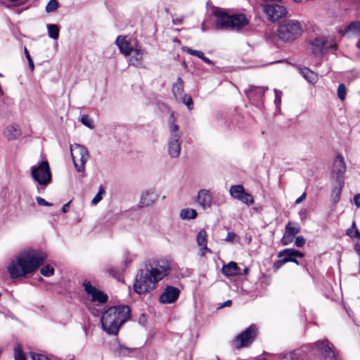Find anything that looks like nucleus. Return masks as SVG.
<instances>
[{"label":"nucleus","mask_w":360,"mask_h":360,"mask_svg":"<svg viewBox=\"0 0 360 360\" xmlns=\"http://www.w3.org/2000/svg\"><path fill=\"white\" fill-rule=\"evenodd\" d=\"M170 264L166 260L148 262L145 268L139 270L136 276L134 288L136 292L143 294L155 289L157 283L169 274Z\"/></svg>","instance_id":"nucleus-1"},{"label":"nucleus","mask_w":360,"mask_h":360,"mask_svg":"<svg viewBox=\"0 0 360 360\" xmlns=\"http://www.w3.org/2000/svg\"><path fill=\"white\" fill-rule=\"evenodd\" d=\"M46 258V254L39 250L25 249L9 262L7 271L13 279L25 277L37 270Z\"/></svg>","instance_id":"nucleus-2"},{"label":"nucleus","mask_w":360,"mask_h":360,"mask_svg":"<svg viewBox=\"0 0 360 360\" xmlns=\"http://www.w3.org/2000/svg\"><path fill=\"white\" fill-rule=\"evenodd\" d=\"M130 318V309L127 305L108 308L101 316L103 329L108 334L117 335L120 326Z\"/></svg>","instance_id":"nucleus-3"},{"label":"nucleus","mask_w":360,"mask_h":360,"mask_svg":"<svg viewBox=\"0 0 360 360\" xmlns=\"http://www.w3.org/2000/svg\"><path fill=\"white\" fill-rule=\"evenodd\" d=\"M212 12L215 17L214 27L217 30L238 32L250 22L245 15L242 13L229 15L224 9L217 7Z\"/></svg>","instance_id":"nucleus-4"},{"label":"nucleus","mask_w":360,"mask_h":360,"mask_svg":"<svg viewBox=\"0 0 360 360\" xmlns=\"http://www.w3.org/2000/svg\"><path fill=\"white\" fill-rule=\"evenodd\" d=\"M31 177L36 184L37 193H44L46 188L52 182V174L48 161L44 160L30 168Z\"/></svg>","instance_id":"nucleus-5"},{"label":"nucleus","mask_w":360,"mask_h":360,"mask_svg":"<svg viewBox=\"0 0 360 360\" xmlns=\"http://www.w3.org/2000/svg\"><path fill=\"white\" fill-rule=\"evenodd\" d=\"M302 33L300 22L296 20H285L281 22L277 28L278 37L285 42L292 41Z\"/></svg>","instance_id":"nucleus-6"},{"label":"nucleus","mask_w":360,"mask_h":360,"mask_svg":"<svg viewBox=\"0 0 360 360\" xmlns=\"http://www.w3.org/2000/svg\"><path fill=\"white\" fill-rule=\"evenodd\" d=\"M71 156L77 172L84 173L85 165L89 159L87 149L82 145L75 143L70 146Z\"/></svg>","instance_id":"nucleus-7"},{"label":"nucleus","mask_w":360,"mask_h":360,"mask_svg":"<svg viewBox=\"0 0 360 360\" xmlns=\"http://www.w3.org/2000/svg\"><path fill=\"white\" fill-rule=\"evenodd\" d=\"M337 44L332 38L319 37L310 42L311 54L321 57L330 49H336Z\"/></svg>","instance_id":"nucleus-8"},{"label":"nucleus","mask_w":360,"mask_h":360,"mask_svg":"<svg viewBox=\"0 0 360 360\" xmlns=\"http://www.w3.org/2000/svg\"><path fill=\"white\" fill-rule=\"evenodd\" d=\"M82 286L86 295L91 298V302H98L100 304H103L107 302L108 295L93 286L90 281L85 279L82 283Z\"/></svg>","instance_id":"nucleus-9"},{"label":"nucleus","mask_w":360,"mask_h":360,"mask_svg":"<svg viewBox=\"0 0 360 360\" xmlns=\"http://www.w3.org/2000/svg\"><path fill=\"white\" fill-rule=\"evenodd\" d=\"M257 335V328L254 325H251L241 333L238 335L234 340L236 347L241 348L251 344Z\"/></svg>","instance_id":"nucleus-10"},{"label":"nucleus","mask_w":360,"mask_h":360,"mask_svg":"<svg viewBox=\"0 0 360 360\" xmlns=\"http://www.w3.org/2000/svg\"><path fill=\"white\" fill-rule=\"evenodd\" d=\"M264 13L271 21H276L287 14L286 8L278 4H265L262 6Z\"/></svg>","instance_id":"nucleus-11"},{"label":"nucleus","mask_w":360,"mask_h":360,"mask_svg":"<svg viewBox=\"0 0 360 360\" xmlns=\"http://www.w3.org/2000/svg\"><path fill=\"white\" fill-rule=\"evenodd\" d=\"M115 44L125 56H131L133 49L139 45L136 39H127L126 36H118Z\"/></svg>","instance_id":"nucleus-12"},{"label":"nucleus","mask_w":360,"mask_h":360,"mask_svg":"<svg viewBox=\"0 0 360 360\" xmlns=\"http://www.w3.org/2000/svg\"><path fill=\"white\" fill-rule=\"evenodd\" d=\"M180 290L178 288L167 285L160 294L159 301L162 304H173L179 298Z\"/></svg>","instance_id":"nucleus-13"},{"label":"nucleus","mask_w":360,"mask_h":360,"mask_svg":"<svg viewBox=\"0 0 360 360\" xmlns=\"http://www.w3.org/2000/svg\"><path fill=\"white\" fill-rule=\"evenodd\" d=\"M314 345L324 360H336L335 352L330 347L328 340H319Z\"/></svg>","instance_id":"nucleus-14"},{"label":"nucleus","mask_w":360,"mask_h":360,"mask_svg":"<svg viewBox=\"0 0 360 360\" xmlns=\"http://www.w3.org/2000/svg\"><path fill=\"white\" fill-rule=\"evenodd\" d=\"M346 165L342 156L338 155L335 157L332 167V177L335 180H344Z\"/></svg>","instance_id":"nucleus-15"},{"label":"nucleus","mask_w":360,"mask_h":360,"mask_svg":"<svg viewBox=\"0 0 360 360\" xmlns=\"http://www.w3.org/2000/svg\"><path fill=\"white\" fill-rule=\"evenodd\" d=\"M167 149L171 158H178L181 150V137H169L167 141Z\"/></svg>","instance_id":"nucleus-16"},{"label":"nucleus","mask_w":360,"mask_h":360,"mask_svg":"<svg viewBox=\"0 0 360 360\" xmlns=\"http://www.w3.org/2000/svg\"><path fill=\"white\" fill-rule=\"evenodd\" d=\"M267 89L268 87L251 86L245 91V94L252 102L257 103L263 98Z\"/></svg>","instance_id":"nucleus-17"},{"label":"nucleus","mask_w":360,"mask_h":360,"mask_svg":"<svg viewBox=\"0 0 360 360\" xmlns=\"http://www.w3.org/2000/svg\"><path fill=\"white\" fill-rule=\"evenodd\" d=\"M196 200L201 207L206 210L211 207L212 196L209 190L201 189L198 191Z\"/></svg>","instance_id":"nucleus-18"},{"label":"nucleus","mask_w":360,"mask_h":360,"mask_svg":"<svg viewBox=\"0 0 360 360\" xmlns=\"http://www.w3.org/2000/svg\"><path fill=\"white\" fill-rule=\"evenodd\" d=\"M197 244L200 249V255L204 256L206 252H211L210 249L207 246V233L204 229L198 231L196 238Z\"/></svg>","instance_id":"nucleus-19"},{"label":"nucleus","mask_w":360,"mask_h":360,"mask_svg":"<svg viewBox=\"0 0 360 360\" xmlns=\"http://www.w3.org/2000/svg\"><path fill=\"white\" fill-rule=\"evenodd\" d=\"M143 50L138 45L133 49V51H131V55L127 56L129 63L136 67L141 66L143 61Z\"/></svg>","instance_id":"nucleus-20"},{"label":"nucleus","mask_w":360,"mask_h":360,"mask_svg":"<svg viewBox=\"0 0 360 360\" xmlns=\"http://www.w3.org/2000/svg\"><path fill=\"white\" fill-rule=\"evenodd\" d=\"M21 129L16 124H11L8 125L4 131V136L9 141L18 139L21 136Z\"/></svg>","instance_id":"nucleus-21"},{"label":"nucleus","mask_w":360,"mask_h":360,"mask_svg":"<svg viewBox=\"0 0 360 360\" xmlns=\"http://www.w3.org/2000/svg\"><path fill=\"white\" fill-rule=\"evenodd\" d=\"M158 199V195L152 191H145L142 193L139 201V206L148 207L151 205Z\"/></svg>","instance_id":"nucleus-22"},{"label":"nucleus","mask_w":360,"mask_h":360,"mask_svg":"<svg viewBox=\"0 0 360 360\" xmlns=\"http://www.w3.org/2000/svg\"><path fill=\"white\" fill-rule=\"evenodd\" d=\"M168 127L169 131V137H181L182 133L179 131V127L176 123V120L174 117V112L170 114L169 119L168 120Z\"/></svg>","instance_id":"nucleus-23"},{"label":"nucleus","mask_w":360,"mask_h":360,"mask_svg":"<svg viewBox=\"0 0 360 360\" xmlns=\"http://www.w3.org/2000/svg\"><path fill=\"white\" fill-rule=\"evenodd\" d=\"M238 267L235 262H230L226 265H224L221 269L222 274L227 276H234L239 274Z\"/></svg>","instance_id":"nucleus-24"},{"label":"nucleus","mask_w":360,"mask_h":360,"mask_svg":"<svg viewBox=\"0 0 360 360\" xmlns=\"http://www.w3.org/2000/svg\"><path fill=\"white\" fill-rule=\"evenodd\" d=\"M343 186L344 180H335L331 194L332 200L334 203H337L340 200Z\"/></svg>","instance_id":"nucleus-25"},{"label":"nucleus","mask_w":360,"mask_h":360,"mask_svg":"<svg viewBox=\"0 0 360 360\" xmlns=\"http://www.w3.org/2000/svg\"><path fill=\"white\" fill-rule=\"evenodd\" d=\"M343 35L347 37L360 36V22L356 21L351 22L345 29Z\"/></svg>","instance_id":"nucleus-26"},{"label":"nucleus","mask_w":360,"mask_h":360,"mask_svg":"<svg viewBox=\"0 0 360 360\" xmlns=\"http://www.w3.org/2000/svg\"><path fill=\"white\" fill-rule=\"evenodd\" d=\"M278 257L292 259L294 257H303L304 255L295 249H285L278 254Z\"/></svg>","instance_id":"nucleus-27"},{"label":"nucleus","mask_w":360,"mask_h":360,"mask_svg":"<svg viewBox=\"0 0 360 360\" xmlns=\"http://www.w3.org/2000/svg\"><path fill=\"white\" fill-rule=\"evenodd\" d=\"M303 77L310 83H316L318 80V75L307 68H303L300 70Z\"/></svg>","instance_id":"nucleus-28"},{"label":"nucleus","mask_w":360,"mask_h":360,"mask_svg":"<svg viewBox=\"0 0 360 360\" xmlns=\"http://www.w3.org/2000/svg\"><path fill=\"white\" fill-rule=\"evenodd\" d=\"M172 92L176 98L184 96L183 80L181 77H178L176 83L173 85Z\"/></svg>","instance_id":"nucleus-29"},{"label":"nucleus","mask_w":360,"mask_h":360,"mask_svg":"<svg viewBox=\"0 0 360 360\" xmlns=\"http://www.w3.org/2000/svg\"><path fill=\"white\" fill-rule=\"evenodd\" d=\"M245 193V191L242 185H234L231 186L229 189L231 196L237 200H238Z\"/></svg>","instance_id":"nucleus-30"},{"label":"nucleus","mask_w":360,"mask_h":360,"mask_svg":"<svg viewBox=\"0 0 360 360\" xmlns=\"http://www.w3.org/2000/svg\"><path fill=\"white\" fill-rule=\"evenodd\" d=\"M300 231V226L296 222H288L285 226V233L295 237Z\"/></svg>","instance_id":"nucleus-31"},{"label":"nucleus","mask_w":360,"mask_h":360,"mask_svg":"<svg viewBox=\"0 0 360 360\" xmlns=\"http://www.w3.org/2000/svg\"><path fill=\"white\" fill-rule=\"evenodd\" d=\"M48 35L53 39H58L59 37L60 28L58 25L56 24H48L46 25Z\"/></svg>","instance_id":"nucleus-32"},{"label":"nucleus","mask_w":360,"mask_h":360,"mask_svg":"<svg viewBox=\"0 0 360 360\" xmlns=\"http://www.w3.org/2000/svg\"><path fill=\"white\" fill-rule=\"evenodd\" d=\"M197 217V212L193 209H183L180 212V217L181 219H193Z\"/></svg>","instance_id":"nucleus-33"},{"label":"nucleus","mask_w":360,"mask_h":360,"mask_svg":"<svg viewBox=\"0 0 360 360\" xmlns=\"http://www.w3.org/2000/svg\"><path fill=\"white\" fill-rule=\"evenodd\" d=\"M14 358L15 360H26L22 349L20 345H17L14 347Z\"/></svg>","instance_id":"nucleus-34"},{"label":"nucleus","mask_w":360,"mask_h":360,"mask_svg":"<svg viewBox=\"0 0 360 360\" xmlns=\"http://www.w3.org/2000/svg\"><path fill=\"white\" fill-rule=\"evenodd\" d=\"M238 200L241 201L242 202L248 205H251L254 204L253 197L252 196V195L247 193L246 191L242 196H240Z\"/></svg>","instance_id":"nucleus-35"},{"label":"nucleus","mask_w":360,"mask_h":360,"mask_svg":"<svg viewBox=\"0 0 360 360\" xmlns=\"http://www.w3.org/2000/svg\"><path fill=\"white\" fill-rule=\"evenodd\" d=\"M59 7V4L57 0H50L46 6V11L47 13H52L57 10Z\"/></svg>","instance_id":"nucleus-36"},{"label":"nucleus","mask_w":360,"mask_h":360,"mask_svg":"<svg viewBox=\"0 0 360 360\" xmlns=\"http://www.w3.org/2000/svg\"><path fill=\"white\" fill-rule=\"evenodd\" d=\"M40 272L43 276H46V277H49V276L53 275L54 269L53 266L48 264V265L43 266L41 269Z\"/></svg>","instance_id":"nucleus-37"},{"label":"nucleus","mask_w":360,"mask_h":360,"mask_svg":"<svg viewBox=\"0 0 360 360\" xmlns=\"http://www.w3.org/2000/svg\"><path fill=\"white\" fill-rule=\"evenodd\" d=\"M81 122L86 126V127L93 129L94 128V125L93 124V120L89 117L87 115H84L81 117Z\"/></svg>","instance_id":"nucleus-38"},{"label":"nucleus","mask_w":360,"mask_h":360,"mask_svg":"<svg viewBox=\"0 0 360 360\" xmlns=\"http://www.w3.org/2000/svg\"><path fill=\"white\" fill-rule=\"evenodd\" d=\"M105 193V190L103 186L99 187L98 193L94 196L91 200V204L94 205H97L103 198V195Z\"/></svg>","instance_id":"nucleus-39"},{"label":"nucleus","mask_w":360,"mask_h":360,"mask_svg":"<svg viewBox=\"0 0 360 360\" xmlns=\"http://www.w3.org/2000/svg\"><path fill=\"white\" fill-rule=\"evenodd\" d=\"M183 50L185 52L188 53V54H190L191 56H195L200 59L202 58V56L204 55V53L202 51L194 50L189 47H184V48H183Z\"/></svg>","instance_id":"nucleus-40"},{"label":"nucleus","mask_w":360,"mask_h":360,"mask_svg":"<svg viewBox=\"0 0 360 360\" xmlns=\"http://www.w3.org/2000/svg\"><path fill=\"white\" fill-rule=\"evenodd\" d=\"M133 349L125 346L120 345L117 349V352L120 356H127L129 354Z\"/></svg>","instance_id":"nucleus-41"},{"label":"nucleus","mask_w":360,"mask_h":360,"mask_svg":"<svg viewBox=\"0 0 360 360\" xmlns=\"http://www.w3.org/2000/svg\"><path fill=\"white\" fill-rule=\"evenodd\" d=\"M274 93H275L274 103L276 105V110H280V105L281 103V98L283 96V93L281 91L278 90V89H274Z\"/></svg>","instance_id":"nucleus-42"},{"label":"nucleus","mask_w":360,"mask_h":360,"mask_svg":"<svg viewBox=\"0 0 360 360\" xmlns=\"http://www.w3.org/2000/svg\"><path fill=\"white\" fill-rule=\"evenodd\" d=\"M338 96L341 101H344L346 96V87L345 84H340L338 87Z\"/></svg>","instance_id":"nucleus-43"},{"label":"nucleus","mask_w":360,"mask_h":360,"mask_svg":"<svg viewBox=\"0 0 360 360\" xmlns=\"http://www.w3.org/2000/svg\"><path fill=\"white\" fill-rule=\"evenodd\" d=\"M179 99L182 100V102L187 106L188 110H191L193 109V103L191 96L184 95L181 98H179Z\"/></svg>","instance_id":"nucleus-44"},{"label":"nucleus","mask_w":360,"mask_h":360,"mask_svg":"<svg viewBox=\"0 0 360 360\" xmlns=\"http://www.w3.org/2000/svg\"><path fill=\"white\" fill-rule=\"evenodd\" d=\"M293 238H294V236L288 235L286 233H284V235L281 239V242H282L283 245H287L290 244L291 242H292Z\"/></svg>","instance_id":"nucleus-45"},{"label":"nucleus","mask_w":360,"mask_h":360,"mask_svg":"<svg viewBox=\"0 0 360 360\" xmlns=\"http://www.w3.org/2000/svg\"><path fill=\"white\" fill-rule=\"evenodd\" d=\"M31 358L32 360H50L45 355L36 353H31Z\"/></svg>","instance_id":"nucleus-46"},{"label":"nucleus","mask_w":360,"mask_h":360,"mask_svg":"<svg viewBox=\"0 0 360 360\" xmlns=\"http://www.w3.org/2000/svg\"><path fill=\"white\" fill-rule=\"evenodd\" d=\"M36 201H37V204L40 206H52L53 205L52 203L46 201L44 198H42L41 197H37Z\"/></svg>","instance_id":"nucleus-47"},{"label":"nucleus","mask_w":360,"mask_h":360,"mask_svg":"<svg viewBox=\"0 0 360 360\" xmlns=\"http://www.w3.org/2000/svg\"><path fill=\"white\" fill-rule=\"evenodd\" d=\"M305 243V239L302 236H297L295 238V244L297 247H302Z\"/></svg>","instance_id":"nucleus-48"},{"label":"nucleus","mask_w":360,"mask_h":360,"mask_svg":"<svg viewBox=\"0 0 360 360\" xmlns=\"http://www.w3.org/2000/svg\"><path fill=\"white\" fill-rule=\"evenodd\" d=\"M236 238V235L235 233L233 232H229L227 233V236L225 238V241L226 242H229V243H233L234 242V240L235 238Z\"/></svg>","instance_id":"nucleus-49"},{"label":"nucleus","mask_w":360,"mask_h":360,"mask_svg":"<svg viewBox=\"0 0 360 360\" xmlns=\"http://www.w3.org/2000/svg\"><path fill=\"white\" fill-rule=\"evenodd\" d=\"M297 257H294L292 259H289V258H283L280 260H278V263L281 264H284L287 262H294L297 264H299V262L296 259Z\"/></svg>","instance_id":"nucleus-50"},{"label":"nucleus","mask_w":360,"mask_h":360,"mask_svg":"<svg viewBox=\"0 0 360 360\" xmlns=\"http://www.w3.org/2000/svg\"><path fill=\"white\" fill-rule=\"evenodd\" d=\"M123 260L124 266H127L129 263H131L132 259L128 252H124L123 254Z\"/></svg>","instance_id":"nucleus-51"},{"label":"nucleus","mask_w":360,"mask_h":360,"mask_svg":"<svg viewBox=\"0 0 360 360\" xmlns=\"http://www.w3.org/2000/svg\"><path fill=\"white\" fill-rule=\"evenodd\" d=\"M299 215L302 221L306 219L308 215V210L307 209H302L299 212Z\"/></svg>","instance_id":"nucleus-52"},{"label":"nucleus","mask_w":360,"mask_h":360,"mask_svg":"<svg viewBox=\"0 0 360 360\" xmlns=\"http://www.w3.org/2000/svg\"><path fill=\"white\" fill-rule=\"evenodd\" d=\"M184 20L183 16H179L176 18H174L172 19V22L174 25H181Z\"/></svg>","instance_id":"nucleus-53"},{"label":"nucleus","mask_w":360,"mask_h":360,"mask_svg":"<svg viewBox=\"0 0 360 360\" xmlns=\"http://www.w3.org/2000/svg\"><path fill=\"white\" fill-rule=\"evenodd\" d=\"M306 193L304 192L301 196H300L296 200H295V203L296 204H300L301 203L302 201H304L306 198Z\"/></svg>","instance_id":"nucleus-54"},{"label":"nucleus","mask_w":360,"mask_h":360,"mask_svg":"<svg viewBox=\"0 0 360 360\" xmlns=\"http://www.w3.org/2000/svg\"><path fill=\"white\" fill-rule=\"evenodd\" d=\"M347 235L349 236L350 237L355 236L360 240V233L357 230H355L354 235H352V231L350 230H348Z\"/></svg>","instance_id":"nucleus-55"},{"label":"nucleus","mask_w":360,"mask_h":360,"mask_svg":"<svg viewBox=\"0 0 360 360\" xmlns=\"http://www.w3.org/2000/svg\"><path fill=\"white\" fill-rule=\"evenodd\" d=\"M354 202L356 207H360V194L355 195L354 197Z\"/></svg>","instance_id":"nucleus-56"},{"label":"nucleus","mask_w":360,"mask_h":360,"mask_svg":"<svg viewBox=\"0 0 360 360\" xmlns=\"http://www.w3.org/2000/svg\"><path fill=\"white\" fill-rule=\"evenodd\" d=\"M70 203V202H68L65 203V205H63V206L62 207V212L63 213H66V212H68L69 211Z\"/></svg>","instance_id":"nucleus-57"},{"label":"nucleus","mask_w":360,"mask_h":360,"mask_svg":"<svg viewBox=\"0 0 360 360\" xmlns=\"http://www.w3.org/2000/svg\"><path fill=\"white\" fill-rule=\"evenodd\" d=\"M24 53H25V55L26 58H27L28 62L32 60V58H31V56L30 55V53H29V51H28V50H27V49L26 47L24 48Z\"/></svg>","instance_id":"nucleus-58"},{"label":"nucleus","mask_w":360,"mask_h":360,"mask_svg":"<svg viewBox=\"0 0 360 360\" xmlns=\"http://www.w3.org/2000/svg\"><path fill=\"white\" fill-rule=\"evenodd\" d=\"M201 60L208 65L213 64L212 61L211 60H210L208 58H207L206 56H205V55L202 56V58H201Z\"/></svg>","instance_id":"nucleus-59"},{"label":"nucleus","mask_w":360,"mask_h":360,"mask_svg":"<svg viewBox=\"0 0 360 360\" xmlns=\"http://www.w3.org/2000/svg\"><path fill=\"white\" fill-rule=\"evenodd\" d=\"M231 304V300H227V301L224 302L223 303V304L219 308H222V307H229Z\"/></svg>","instance_id":"nucleus-60"},{"label":"nucleus","mask_w":360,"mask_h":360,"mask_svg":"<svg viewBox=\"0 0 360 360\" xmlns=\"http://www.w3.org/2000/svg\"><path fill=\"white\" fill-rule=\"evenodd\" d=\"M28 63H29V66H30L31 71H33L34 69V65L33 60L28 62Z\"/></svg>","instance_id":"nucleus-61"},{"label":"nucleus","mask_w":360,"mask_h":360,"mask_svg":"<svg viewBox=\"0 0 360 360\" xmlns=\"http://www.w3.org/2000/svg\"><path fill=\"white\" fill-rule=\"evenodd\" d=\"M283 264H281L278 263V261H277L275 264H274V266L277 269L280 268Z\"/></svg>","instance_id":"nucleus-62"},{"label":"nucleus","mask_w":360,"mask_h":360,"mask_svg":"<svg viewBox=\"0 0 360 360\" xmlns=\"http://www.w3.org/2000/svg\"><path fill=\"white\" fill-rule=\"evenodd\" d=\"M202 30L203 31H205V30L204 23L202 25Z\"/></svg>","instance_id":"nucleus-63"},{"label":"nucleus","mask_w":360,"mask_h":360,"mask_svg":"<svg viewBox=\"0 0 360 360\" xmlns=\"http://www.w3.org/2000/svg\"><path fill=\"white\" fill-rule=\"evenodd\" d=\"M293 1H294L295 2L298 3V2H301L302 0H293Z\"/></svg>","instance_id":"nucleus-64"}]
</instances>
